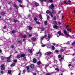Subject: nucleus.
I'll return each instance as SVG.
<instances>
[{
  "mask_svg": "<svg viewBox=\"0 0 75 75\" xmlns=\"http://www.w3.org/2000/svg\"><path fill=\"white\" fill-rule=\"evenodd\" d=\"M1 67V68L0 73L2 74H3L4 73V71H3V70H4V69H5V66H4V64H2Z\"/></svg>",
  "mask_w": 75,
  "mask_h": 75,
  "instance_id": "nucleus-1",
  "label": "nucleus"
},
{
  "mask_svg": "<svg viewBox=\"0 0 75 75\" xmlns=\"http://www.w3.org/2000/svg\"><path fill=\"white\" fill-rule=\"evenodd\" d=\"M50 45H51V44H50V43H48L47 45L45 44L42 45V47H48V46H50Z\"/></svg>",
  "mask_w": 75,
  "mask_h": 75,
  "instance_id": "nucleus-2",
  "label": "nucleus"
},
{
  "mask_svg": "<svg viewBox=\"0 0 75 75\" xmlns=\"http://www.w3.org/2000/svg\"><path fill=\"white\" fill-rule=\"evenodd\" d=\"M59 34V36H58ZM60 35H63L61 33V32L60 31H59L58 32V34H57V37H59V36H60Z\"/></svg>",
  "mask_w": 75,
  "mask_h": 75,
  "instance_id": "nucleus-3",
  "label": "nucleus"
},
{
  "mask_svg": "<svg viewBox=\"0 0 75 75\" xmlns=\"http://www.w3.org/2000/svg\"><path fill=\"white\" fill-rule=\"evenodd\" d=\"M46 13H47L48 14H49V13H50V15L51 17H53V15L52 14V13H51V12H50V11L49 10H47V11H46Z\"/></svg>",
  "mask_w": 75,
  "mask_h": 75,
  "instance_id": "nucleus-4",
  "label": "nucleus"
},
{
  "mask_svg": "<svg viewBox=\"0 0 75 75\" xmlns=\"http://www.w3.org/2000/svg\"><path fill=\"white\" fill-rule=\"evenodd\" d=\"M45 35L44 36H43L40 38L41 40H42L44 38L47 37V34H46V33H45Z\"/></svg>",
  "mask_w": 75,
  "mask_h": 75,
  "instance_id": "nucleus-5",
  "label": "nucleus"
},
{
  "mask_svg": "<svg viewBox=\"0 0 75 75\" xmlns=\"http://www.w3.org/2000/svg\"><path fill=\"white\" fill-rule=\"evenodd\" d=\"M63 31H64V33L65 34V35H66V36H67V37H69V35L67 33V31H65V30H64Z\"/></svg>",
  "mask_w": 75,
  "mask_h": 75,
  "instance_id": "nucleus-6",
  "label": "nucleus"
},
{
  "mask_svg": "<svg viewBox=\"0 0 75 75\" xmlns=\"http://www.w3.org/2000/svg\"><path fill=\"white\" fill-rule=\"evenodd\" d=\"M33 62L35 64L37 63V59L36 58H34L33 59Z\"/></svg>",
  "mask_w": 75,
  "mask_h": 75,
  "instance_id": "nucleus-7",
  "label": "nucleus"
},
{
  "mask_svg": "<svg viewBox=\"0 0 75 75\" xmlns=\"http://www.w3.org/2000/svg\"><path fill=\"white\" fill-rule=\"evenodd\" d=\"M52 53V52H46V55H50V54H51Z\"/></svg>",
  "mask_w": 75,
  "mask_h": 75,
  "instance_id": "nucleus-8",
  "label": "nucleus"
},
{
  "mask_svg": "<svg viewBox=\"0 0 75 75\" xmlns=\"http://www.w3.org/2000/svg\"><path fill=\"white\" fill-rule=\"evenodd\" d=\"M64 4H69V5H71V3H67L66 1H64Z\"/></svg>",
  "mask_w": 75,
  "mask_h": 75,
  "instance_id": "nucleus-9",
  "label": "nucleus"
},
{
  "mask_svg": "<svg viewBox=\"0 0 75 75\" xmlns=\"http://www.w3.org/2000/svg\"><path fill=\"white\" fill-rule=\"evenodd\" d=\"M50 8H51V9H53L54 8V5L52 4L51 5V6H50Z\"/></svg>",
  "mask_w": 75,
  "mask_h": 75,
  "instance_id": "nucleus-10",
  "label": "nucleus"
},
{
  "mask_svg": "<svg viewBox=\"0 0 75 75\" xmlns=\"http://www.w3.org/2000/svg\"><path fill=\"white\" fill-rule=\"evenodd\" d=\"M30 67L31 68H34V65L33 64H30Z\"/></svg>",
  "mask_w": 75,
  "mask_h": 75,
  "instance_id": "nucleus-11",
  "label": "nucleus"
},
{
  "mask_svg": "<svg viewBox=\"0 0 75 75\" xmlns=\"http://www.w3.org/2000/svg\"><path fill=\"white\" fill-rule=\"evenodd\" d=\"M25 56V54H22L21 55V58H22V57H24Z\"/></svg>",
  "mask_w": 75,
  "mask_h": 75,
  "instance_id": "nucleus-12",
  "label": "nucleus"
},
{
  "mask_svg": "<svg viewBox=\"0 0 75 75\" xmlns=\"http://www.w3.org/2000/svg\"><path fill=\"white\" fill-rule=\"evenodd\" d=\"M53 45L55 46V45L56 46L57 45V47H60V46H61V45H60L59 44H57V45H56L55 43H54Z\"/></svg>",
  "mask_w": 75,
  "mask_h": 75,
  "instance_id": "nucleus-13",
  "label": "nucleus"
},
{
  "mask_svg": "<svg viewBox=\"0 0 75 75\" xmlns=\"http://www.w3.org/2000/svg\"><path fill=\"white\" fill-rule=\"evenodd\" d=\"M16 65V64H15V63H12V64H11V67H14V66H15Z\"/></svg>",
  "mask_w": 75,
  "mask_h": 75,
  "instance_id": "nucleus-14",
  "label": "nucleus"
},
{
  "mask_svg": "<svg viewBox=\"0 0 75 75\" xmlns=\"http://www.w3.org/2000/svg\"><path fill=\"white\" fill-rule=\"evenodd\" d=\"M48 37L49 38L48 40H50V38H51V35L50 34H48Z\"/></svg>",
  "mask_w": 75,
  "mask_h": 75,
  "instance_id": "nucleus-15",
  "label": "nucleus"
},
{
  "mask_svg": "<svg viewBox=\"0 0 75 75\" xmlns=\"http://www.w3.org/2000/svg\"><path fill=\"white\" fill-rule=\"evenodd\" d=\"M53 27L54 28H55V29H57V28H58V26L57 25L53 26Z\"/></svg>",
  "mask_w": 75,
  "mask_h": 75,
  "instance_id": "nucleus-16",
  "label": "nucleus"
},
{
  "mask_svg": "<svg viewBox=\"0 0 75 75\" xmlns=\"http://www.w3.org/2000/svg\"><path fill=\"white\" fill-rule=\"evenodd\" d=\"M8 74H10L11 73V71L10 70H8Z\"/></svg>",
  "mask_w": 75,
  "mask_h": 75,
  "instance_id": "nucleus-17",
  "label": "nucleus"
},
{
  "mask_svg": "<svg viewBox=\"0 0 75 75\" xmlns=\"http://www.w3.org/2000/svg\"><path fill=\"white\" fill-rule=\"evenodd\" d=\"M64 49L62 48L60 49V52H64Z\"/></svg>",
  "mask_w": 75,
  "mask_h": 75,
  "instance_id": "nucleus-18",
  "label": "nucleus"
},
{
  "mask_svg": "<svg viewBox=\"0 0 75 75\" xmlns=\"http://www.w3.org/2000/svg\"><path fill=\"white\" fill-rule=\"evenodd\" d=\"M39 18L41 19V20H42V16H41V15H39Z\"/></svg>",
  "mask_w": 75,
  "mask_h": 75,
  "instance_id": "nucleus-19",
  "label": "nucleus"
},
{
  "mask_svg": "<svg viewBox=\"0 0 75 75\" xmlns=\"http://www.w3.org/2000/svg\"><path fill=\"white\" fill-rule=\"evenodd\" d=\"M21 57V55L18 54L17 55V58H20Z\"/></svg>",
  "mask_w": 75,
  "mask_h": 75,
  "instance_id": "nucleus-20",
  "label": "nucleus"
},
{
  "mask_svg": "<svg viewBox=\"0 0 75 75\" xmlns=\"http://www.w3.org/2000/svg\"><path fill=\"white\" fill-rule=\"evenodd\" d=\"M4 58H5L4 57L2 56L1 57V60H4Z\"/></svg>",
  "mask_w": 75,
  "mask_h": 75,
  "instance_id": "nucleus-21",
  "label": "nucleus"
},
{
  "mask_svg": "<svg viewBox=\"0 0 75 75\" xmlns=\"http://www.w3.org/2000/svg\"><path fill=\"white\" fill-rule=\"evenodd\" d=\"M41 63V61H39L37 63V64H38V65H40Z\"/></svg>",
  "mask_w": 75,
  "mask_h": 75,
  "instance_id": "nucleus-22",
  "label": "nucleus"
},
{
  "mask_svg": "<svg viewBox=\"0 0 75 75\" xmlns=\"http://www.w3.org/2000/svg\"><path fill=\"white\" fill-rule=\"evenodd\" d=\"M40 53H41V52L40 51V50H39V52H36V55H38V54H39Z\"/></svg>",
  "mask_w": 75,
  "mask_h": 75,
  "instance_id": "nucleus-23",
  "label": "nucleus"
},
{
  "mask_svg": "<svg viewBox=\"0 0 75 75\" xmlns=\"http://www.w3.org/2000/svg\"><path fill=\"white\" fill-rule=\"evenodd\" d=\"M46 16L47 17V20H50V17H49V16H48V15H47Z\"/></svg>",
  "mask_w": 75,
  "mask_h": 75,
  "instance_id": "nucleus-24",
  "label": "nucleus"
},
{
  "mask_svg": "<svg viewBox=\"0 0 75 75\" xmlns=\"http://www.w3.org/2000/svg\"><path fill=\"white\" fill-rule=\"evenodd\" d=\"M12 33L14 34V33H16V31L15 30H13L12 31Z\"/></svg>",
  "mask_w": 75,
  "mask_h": 75,
  "instance_id": "nucleus-25",
  "label": "nucleus"
},
{
  "mask_svg": "<svg viewBox=\"0 0 75 75\" xmlns=\"http://www.w3.org/2000/svg\"><path fill=\"white\" fill-rule=\"evenodd\" d=\"M35 5L36 6H39V4H38V3L36 2L35 4Z\"/></svg>",
  "mask_w": 75,
  "mask_h": 75,
  "instance_id": "nucleus-26",
  "label": "nucleus"
},
{
  "mask_svg": "<svg viewBox=\"0 0 75 75\" xmlns=\"http://www.w3.org/2000/svg\"><path fill=\"white\" fill-rule=\"evenodd\" d=\"M32 39L33 41H34L36 40V38H33Z\"/></svg>",
  "mask_w": 75,
  "mask_h": 75,
  "instance_id": "nucleus-27",
  "label": "nucleus"
},
{
  "mask_svg": "<svg viewBox=\"0 0 75 75\" xmlns=\"http://www.w3.org/2000/svg\"><path fill=\"white\" fill-rule=\"evenodd\" d=\"M29 52H30V53H32L33 52V50H29Z\"/></svg>",
  "mask_w": 75,
  "mask_h": 75,
  "instance_id": "nucleus-28",
  "label": "nucleus"
},
{
  "mask_svg": "<svg viewBox=\"0 0 75 75\" xmlns=\"http://www.w3.org/2000/svg\"><path fill=\"white\" fill-rule=\"evenodd\" d=\"M6 61L7 62H11V61L10 59H7L6 60Z\"/></svg>",
  "mask_w": 75,
  "mask_h": 75,
  "instance_id": "nucleus-29",
  "label": "nucleus"
},
{
  "mask_svg": "<svg viewBox=\"0 0 75 75\" xmlns=\"http://www.w3.org/2000/svg\"><path fill=\"white\" fill-rule=\"evenodd\" d=\"M53 24H57V22L56 21H54L53 22Z\"/></svg>",
  "mask_w": 75,
  "mask_h": 75,
  "instance_id": "nucleus-30",
  "label": "nucleus"
},
{
  "mask_svg": "<svg viewBox=\"0 0 75 75\" xmlns=\"http://www.w3.org/2000/svg\"><path fill=\"white\" fill-rule=\"evenodd\" d=\"M14 7H16V8L17 9L18 8V6H17L16 4H15L14 5Z\"/></svg>",
  "mask_w": 75,
  "mask_h": 75,
  "instance_id": "nucleus-31",
  "label": "nucleus"
},
{
  "mask_svg": "<svg viewBox=\"0 0 75 75\" xmlns=\"http://www.w3.org/2000/svg\"><path fill=\"white\" fill-rule=\"evenodd\" d=\"M55 70L57 71H58L59 72V69H58V68H55Z\"/></svg>",
  "mask_w": 75,
  "mask_h": 75,
  "instance_id": "nucleus-32",
  "label": "nucleus"
},
{
  "mask_svg": "<svg viewBox=\"0 0 75 75\" xmlns=\"http://www.w3.org/2000/svg\"><path fill=\"white\" fill-rule=\"evenodd\" d=\"M13 62L15 63H16V62H17V61L16 59H14L13 61Z\"/></svg>",
  "mask_w": 75,
  "mask_h": 75,
  "instance_id": "nucleus-33",
  "label": "nucleus"
},
{
  "mask_svg": "<svg viewBox=\"0 0 75 75\" xmlns=\"http://www.w3.org/2000/svg\"><path fill=\"white\" fill-rule=\"evenodd\" d=\"M11 55L10 56L8 57H7V59H10V58H11Z\"/></svg>",
  "mask_w": 75,
  "mask_h": 75,
  "instance_id": "nucleus-34",
  "label": "nucleus"
},
{
  "mask_svg": "<svg viewBox=\"0 0 75 75\" xmlns=\"http://www.w3.org/2000/svg\"><path fill=\"white\" fill-rule=\"evenodd\" d=\"M42 55V54L40 53L39 56V58H41V57Z\"/></svg>",
  "mask_w": 75,
  "mask_h": 75,
  "instance_id": "nucleus-35",
  "label": "nucleus"
},
{
  "mask_svg": "<svg viewBox=\"0 0 75 75\" xmlns=\"http://www.w3.org/2000/svg\"><path fill=\"white\" fill-rule=\"evenodd\" d=\"M46 75H51V73H46Z\"/></svg>",
  "mask_w": 75,
  "mask_h": 75,
  "instance_id": "nucleus-36",
  "label": "nucleus"
},
{
  "mask_svg": "<svg viewBox=\"0 0 75 75\" xmlns=\"http://www.w3.org/2000/svg\"><path fill=\"white\" fill-rule=\"evenodd\" d=\"M62 59H63V57H61V59H59V61H61Z\"/></svg>",
  "mask_w": 75,
  "mask_h": 75,
  "instance_id": "nucleus-37",
  "label": "nucleus"
},
{
  "mask_svg": "<svg viewBox=\"0 0 75 75\" xmlns=\"http://www.w3.org/2000/svg\"><path fill=\"white\" fill-rule=\"evenodd\" d=\"M28 27L30 30H31L32 29V28L30 26H29Z\"/></svg>",
  "mask_w": 75,
  "mask_h": 75,
  "instance_id": "nucleus-38",
  "label": "nucleus"
},
{
  "mask_svg": "<svg viewBox=\"0 0 75 75\" xmlns=\"http://www.w3.org/2000/svg\"><path fill=\"white\" fill-rule=\"evenodd\" d=\"M48 66H49V64H47L45 65V68H46V67H48Z\"/></svg>",
  "mask_w": 75,
  "mask_h": 75,
  "instance_id": "nucleus-39",
  "label": "nucleus"
},
{
  "mask_svg": "<svg viewBox=\"0 0 75 75\" xmlns=\"http://www.w3.org/2000/svg\"><path fill=\"white\" fill-rule=\"evenodd\" d=\"M23 59H24L25 61H26L27 60V59L26 58V57H23Z\"/></svg>",
  "mask_w": 75,
  "mask_h": 75,
  "instance_id": "nucleus-40",
  "label": "nucleus"
},
{
  "mask_svg": "<svg viewBox=\"0 0 75 75\" xmlns=\"http://www.w3.org/2000/svg\"><path fill=\"white\" fill-rule=\"evenodd\" d=\"M75 42H73L71 44L72 45H75Z\"/></svg>",
  "mask_w": 75,
  "mask_h": 75,
  "instance_id": "nucleus-41",
  "label": "nucleus"
},
{
  "mask_svg": "<svg viewBox=\"0 0 75 75\" xmlns=\"http://www.w3.org/2000/svg\"><path fill=\"white\" fill-rule=\"evenodd\" d=\"M58 57L59 58H60L61 57V56L60 55H59L58 56Z\"/></svg>",
  "mask_w": 75,
  "mask_h": 75,
  "instance_id": "nucleus-42",
  "label": "nucleus"
},
{
  "mask_svg": "<svg viewBox=\"0 0 75 75\" xmlns=\"http://www.w3.org/2000/svg\"><path fill=\"white\" fill-rule=\"evenodd\" d=\"M55 52H56V53H58V52H59V51H58V50H55Z\"/></svg>",
  "mask_w": 75,
  "mask_h": 75,
  "instance_id": "nucleus-43",
  "label": "nucleus"
},
{
  "mask_svg": "<svg viewBox=\"0 0 75 75\" xmlns=\"http://www.w3.org/2000/svg\"><path fill=\"white\" fill-rule=\"evenodd\" d=\"M44 23L45 25H47V21H46L44 22Z\"/></svg>",
  "mask_w": 75,
  "mask_h": 75,
  "instance_id": "nucleus-44",
  "label": "nucleus"
},
{
  "mask_svg": "<svg viewBox=\"0 0 75 75\" xmlns=\"http://www.w3.org/2000/svg\"><path fill=\"white\" fill-rule=\"evenodd\" d=\"M5 14L4 13V12H2L1 13V15H2V16H3Z\"/></svg>",
  "mask_w": 75,
  "mask_h": 75,
  "instance_id": "nucleus-45",
  "label": "nucleus"
},
{
  "mask_svg": "<svg viewBox=\"0 0 75 75\" xmlns=\"http://www.w3.org/2000/svg\"><path fill=\"white\" fill-rule=\"evenodd\" d=\"M23 72V74H25V70H24Z\"/></svg>",
  "mask_w": 75,
  "mask_h": 75,
  "instance_id": "nucleus-46",
  "label": "nucleus"
},
{
  "mask_svg": "<svg viewBox=\"0 0 75 75\" xmlns=\"http://www.w3.org/2000/svg\"><path fill=\"white\" fill-rule=\"evenodd\" d=\"M36 22L37 24H40V23L39 22L36 21Z\"/></svg>",
  "mask_w": 75,
  "mask_h": 75,
  "instance_id": "nucleus-47",
  "label": "nucleus"
},
{
  "mask_svg": "<svg viewBox=\"0 0 75 75\" xmlns=\"http://www.w3.org/2000/svg\"><path fill=\"white\" fill-rule=\"evenodd\" d=\"M52 50H55V47H52Z\"/></svg>",
  "mask_w": 75,
  "mask_h": 75,
  "instance_id": "nucleus-48",
  "label": "nucleus"
},
{
  "mask_svg": "<svg viewBox=\"0 0 75 75\" xmlns=\"http://www.w3.org/2000/svg\"><path fill=\"white\" fill-rule=\"evenodd\" d=\"M67 30H68V31H71V30L70 29H67Z\"/></svg>",
  "mask_w": 75,
  "mask_h": 75,
  "instance_id": "nucleus-49",
  "label": "nucleus"
},
{
  "mask_svg": "<svg viewBox=\"0 0 75 75\" xmlns=\"http://www.w3.org/2000/svg\"><path fill=\"white\" fill-rule=\"evenodd\" d=\"M26 69H27V70L29 69V66H27Z\"/></svg>",
  "mask_w": 75,
  "mask_h": 75,
  "instance_id": "nucleus-50",
  "label": "nucleus"
},
{
  "mask_svg": "<svg viewBox=\"0 0 75 75\" xmlns=\"http://www.w3.org/2000/svg\"><path fill=\"white\" fill-rule=\"evenodd\" d=\"M18 1L19 3H21V0H18Z\"/></svg>",
  "mask_w": 75,
  "mask_h": 75,
  "instance_id": "nucleus-51",
  "label": "nucleus"
},
{
  "mask_svg": "<svg viewBox=\"0 0 75 75\" xmlns=\"http://www.w3.org/2000/svg\"><path fill=\"white\" fill-rule=\"evenodd\" d=\"M34 20H35V21H37V18H34Z\"/></svg>",
  "mask_w": 75,
  "mask_h": 75,
  "instance_id": "nucleus-52",
  "label": "nucleus"
},
{
  "mask_svg": "<svg viewBox=\"0 0 75 75\" xmlns=\"http://www.w3.org/2000/svg\"><path fill=\"white\" fill-rule=\"evenodd\" d=\"M58 23L59 25H61V22H57Z\"/></svg>",
  "mask_w": 75,
  "mask_h": 75,
  "instance_id": "nucleus-53",
  "label": "nucleus"
},
{
  "mask_svg": "<svg viewBox=\"0 0 75 75\" xmlns=\"http://www.w3.org/2000/svg\"><path fill=\"white\" fill-rule=\"evenodd\" d=\"M45 29L43 28H42V31H44Z\"/></svg>",
  "mask_w": 75,
  "mask_h": 75,
  "instance_id": "nucleus-54",
  "label": "nucleus"
},
{
  "mask_svg": "<svg viewBox=\"0 0 75 75\" xmlns=\"http://www.w3.org/2000/svg\"><path fill=\"white\" fill-rule=\"evenodd\" d=\"M18 43H21V41H20V40H18Z\"/></svg>",
  "mask_w": 75,
  "mask_h": 75,
  "instance_id": "nucleus-55",
  "label": "nucleus"
},
{
  "mask_svg": "<svg viewBox=\"0 0 75 75\" xmlns=\"http://www.w3.org/2000/svg\"><path fill=\"white\" fill-rule=\"evenodd\" d=\"M26 37H27V35H25L23 37V38H26Z\"/></svg>",
  "mask_w": 75,
  "mask_h": 75,
  "instance_id": "nucleus-56",
  "label": "nucleus"
},
{
  "mask_svg": "<svg viewBox=\"0 0 75 75\" xmlns=\"http://www.w3.org/2000/svg\"><path fill=\"white\" fill-rule=\"evenodd\" d=\"M41 1H46V0H40Z\"/></svg>",
  "mask_w": 75,
  "mask_h": 75,
  "instance_id": "nucleus-57",
  "label": "nucleus"
},
{
  "mask_svg": "<svg viewBox=\"0 0 75 75\" xmlns=\"http://www.w3.org/2000/svg\"><path fill=\"white\" fill-rule=\"evenodd\" d=\"M28 72H30V71L29 70V69L27 70Z\"/></svg>",
  "mask_w": 75,
  "mask_h": 75,
  "instance_id": "nucleus-58",
  "label": "nucleus"
},
{
  "mask_svg": "<svg viewBox=\"0 0 75 75\" xmlns=\"http://www.w3.org/2000/svg\"><path fill=\"white\" fill-rule=\"evenodd\" d=\"M53 19H54V20H56V17L55 16L54 17V18H53Z\"/></svg>",
  "mask_w": 75,
  "mask_h": 75,
  "instance_id": "nucleus-59",
  "label": "nucleus"
},
{
  "mask_svg": "<svg viewBox=\"0 0 75 75\" xmlns=\"http://www.w3.org/2000/svg\"><path fill=\"white\" fill-rule=\"evenodd\" d=\"M19 7H23V6L21 5H19Z\"/></svg>",
  "mask_w": 75,
  "mask_h": 75,
  "instance_id": "nucleus-60",
  "label": "nucleus"
},
{
  "mask_svg": "<svg viewBox=\"0 0 75 75\" xmlns=\"http://www.w3.org/2000/svg\"><path fill=\"white\" fill-rule=\"evenodd\" d=\"M37 75V74L35 73V72H34L33 73V75Z\"/></svg>",
  "mask_w": 75,
  "mask_h": 75,
  "instance_id": "nucleus-61",
  "label": "nucleus"
},
{
  "mask_svg": "<svg viewBox=\"0 0 75 75\" xmlns=\"http://www.w3.org/2000/svg\"><path fill=\"white\" fill-rule=\"evenodd\" d=\"M68 66H69V67H71V64H69Z\"/></svg>",
  "mask_w": 75,
  "mask_h": 75,
  "instance_id": "nucleus-62",
  "label": "nucleus"
},
{
  "mask_svg": "<svg viewBox=\"0 0 75 75\" xmlns=\"http://www.w3.org/2000/svg\"><path fill=\"white\" fill-rule=\"evenodd\" d=\"M50 2H52V0H49Z\"/></svg>",
  "mask_w": 75,
  "mask_h": 75,
  "instance_id": "nucleus-63",
  "label": "nucleus"
},
{
  "mask_svg": "<svg viewBox=\"0 0 75 75\" xmlns=\"http://www.w3.org/2000/svg\"><path fill=\"white\" fill-rule=\"evenodd\" d=\"M14 22H17V20H14Z\"/></svg>",
  "mask_w": 75,
  "mask_h": 75,
  "instance_id": "nucleus-64",
  "label": "nucleus"
}]
</instances>
